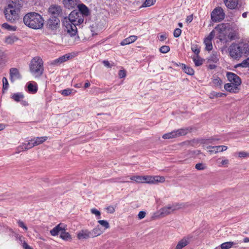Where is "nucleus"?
Here are the masks:
<instances>
[{"label":"nucleus","instance_id":"21","mask_svg":"<svg viewBox=\"0 0 249 249\" xmlns=\"http://www.w3.org/2000/svg\"><path fill=\"white\" fill-rule=\"evenodd\" d=\"M230 28L229 23H221L218 24L215 27V29L218 31L219 32L222 33L225 31L227 29Z\"/></svg>","mask_w":249,"mask_h":249},{"label":"nucleus","instance_id":"29","mask_svg":"<svg viewBox=\"0 0 249 249\" xmlns=\"http://www.w3.org/2000/svg\"><path fill=\"white\" fill-rule=\"evenodd\" d=\"M218 60L219 59L218 58L217 53L215 52H213L212 54L208 59V61L209 62L217 63Z\"/></svg>","mask_w":249,"mask_h":249},{"label":"nucleus","instance_id":"16","mask_svg":"<svg viewBox=\"0 0 249 249\" xmlns=\"http://www.w3.org/2000/svg\"><path fill=\"white\" fill-rule=\"evenodd\" d=\"M224 89L227 91L232 93H237L239 91L238 86L231 83L225 84Z\"/></svg>","mask_w":249,"mask_h":249},{"label":"nucleus","instance_id":"14","mask_svg":"<svg viewBox=\"0 0 249 249\" xmlns=\"http://www.w3.org/2000/svg\"><path fill=\"white\" fill-rule=\"evenodd\" d=\"M9 73L10 79L11 82H14L16 80L21 78L19 71L17 68H11L9 71Z\"/></svg>","mask_w":249,"mask_h":249},{"label":"nucleus","instance_id":"26","mask_svg":"<svg viewBox=\"0 0 249 249\" xmlns=\"http://www.w3.org/2000/svg\"><path fill=\"white\" fill-rule=\"evenodd\" d=\"M47 138H48L47 137L44 136V137H36V138L33 139L34 145L36 146L42 143L43 142H44L45 141H46L47 140Z\"/></svg>","mask_w":249,"mask_h":249},{"label":"nucleus","instance_id":"46","mask_svg":"<svg viewBox=\"0 0 249 249\" xmlns=\"http://www.w3.org/2000/svg\"><path fill=\"white\" fill-rule=\"evenodd\" d=\"M2 27L8 30H13L15 31L16 29V27L15 26H11L7 23H4L2 25Z\"/></svg>","mask_w":249,"mask_h":249},{"label":"nucleus","instance_id":"5","mask_svg":"<svg viewBox=\"0 0 249 249\" xmlns=\"http://www.w3.org/2000/svg\"><path fill=\"white\" fill-rule=\"evenodd\" d=\"M30 71L35 77H39L43 73V62L38 56L33 58L29 64Z\"/></svg>","mask_w":249,"mask_h":249},{"label":"nucleus","instance_id":"22","mask_svg":"<svg viewBox=\"0 0 249 249\" xmlns=\"http://www.w3.org/2000/svg\"><path fill=\"white\" fill-rule=\"evenodd\" d=\"M103 231L100 229L99 226H97L91 231H89V233L91 238H93L101 235Z\"/></svg>","mask_w":249,"mask_h":249},{"label":"nucleus","instance_id":"52","mask_svg":"<svg viewBox=\"0 0 249 249\" xmlns=\"http://www.w3.org/2000/svg\"><path fill=\"white\" fill-rule=\"evenodd\" d=\"M71 90L70 89H66L62 90V94L65 96H68L71 94Z\"/></svg>","mask_w":249,"mask_h":249},{"label":"nucleus","instance_id":"54","mask_svg":"<svg viewBox=\"0 0 249 249\" xmlns=\"http://www.w3.org/2000/svg\"><path fill=\"white\" fill-rule=\"evenodd\" d=\"M146 215V213L144 211H140L138 214V218L140 219L143 218Z\"/></svg>","mask_w":249,"mask_h":249},{"label":"nucleus","instance_id":"40","mask_svg":"<svg viewBox=\"0 0 249 249\" xmlns=\"http://www.w3.org/2000/svg\"><path fill=\"white\" fill-rule=\"evenodd\" d=\"M17 153H19L21 151L28 150V147H27V145H25V143H23L21 145L17 147Z\"/></svg>","mask_w":249,"mask_h":249},{"label":"nucleus","instance_id":"15","mask_svg":"<svg viewBox=\"0 0 249 249\" xmlns=\"http://www.w3.org/2000/svg\"><path fill=\"white\" fill-rule=\"evenodd\" d=\"M208 149L212 148V150H210L209 152L211 153H215L216 154L219 151L223 152L227 149V146L225 145H219V146H208L207 147Z\"/></svg>","mask_w":249,"mask_h":249},{"label":"nucleus","instance_id":"31","mask_svg":"<svg viewBox=\"0 0 249 249\" xmlns=\"http://www.w3.org/2000/svg\"><path fill=\"white\" fill-rule=\"evenodd\" d=\"M182 69L184 70V72L190 75H193L194 74V71L192 68L188 66H187L186 65L184 64H182Z\"/></svg>","mask_w":249,"mask_h":249},{"label":"nucleus","instance_id":"47","mask_svg":"<svg viewBox=\"0 0 249 249\" xmlns=\"http://www.w3.org/2000/svg\"><path fill=\"white\" fill-rule=\"evenodd\" d=\"M240 65L241 67L243 68L249 67V57L243 61L242 63H240Z\"/></svg>","mask_w":249,"mask_h":249},{"label":"nucleus","instance_id":"23","mask_svg":"<svg viewBox=\"0 0 249 249\" xmlns=\"http://www.w3.org/2000/svg\"><path fill=\"white\" fill-rule=\"evenodd\" d=\"M27 88L28 91L33 94L36 93L38 90L37 85L36 83H34V84L31 82L28 83Z\"/></svg>","mask_w":249,"mask_h":249},{"label":"nucleus","instance_id":"10","mask_svg":"<svg viewBox=\"0 0 249 249\" xmlns=\"http://www.w3.org/2000/svg\"><path fill=\"white\" fill-rule=\"evenodd\" d=\"M226 76L228 80L231 82V83H233L236 86H239L242 83L241 79L240 77L233 72H227Z\"/></svg>","mask_w":249,"mask_h":249},{"label":"nucleus","instance_id":"11","mask_svg":"<svg viewBox=\"0 0 249 249\" xmlns=\"http://www.w3.org/2000/svg\"><path fill=\"white\" fill-rule=\"evenodd\" d=\"M144 176H133L132 177H125V182L130 186L133 185L136 183H144Z\"/></svg>","mask_w":249,"mask_h":249},{"label":"nucleus","instance_id":"32","mask_svg":"<svg viewBox=\"0 0 249 249\" xmlns=\"http://www.w3.org/2000/svg\"><path fill=\"white\" fill-rule=\"evenodd\" d=\"M177 137V134L175 133V131H173L168 133L164 134L162 136V138L164 139H170Z\"/></svg>","mask_w":249,"mask_h":249},{"label":"nucleus","instance_id":"33","mask_svg":"<svg viewBox=\"0 0 249 249\" xmlns=\"http://www.w3.org/2000/svg\"><path fill=\"white\" fill-rule=\"evenodd\" d=\"M144 183H147L149 184H155V178H154V176H144Z\"/></svg>","mask_w":249,"mask_h":249},{"label":"nucleus","instance_id":"57","mask_svg":"<svg viewBox=\"0 0 249 249\" xmlns=\"http://www.w3.org/2000/svg\"><path fill=\"white\" fill-rule=\"evenodd\" d=\"M214 31H213L210 33L209 35L205 39H210V40H212V39L214 37Z\"/></svg>","mask_w":249,"mask_h":249},{"label":"nucleus","instance_id":"12","mask_svg":"<svg viewBox=\"0 0 249 249\" xmlns=\"http://www.w3.org/2000/svg\"><path fill=\"white\" fill-rule=\"evenodd\" d=\"M48 12L52 17L58 18V17L62 14V9L60 6L52 5L49 7Z\"/></svg>","mask_w":249,"mask_h":249},{"label":"nucleus","instance_id":"36","mask_svg":"<svg viewBox=\"0 0 249 249\" xmlns=\"http://www.w3.org/2000/svg\"><path fill=\"white\" fill-rule=\"evenodd\" d=\"M137 39V36H131L125 38V45L129 44L135 41Z\"/></svg>","mask_w":249,"mask_h":249},{"label":"nucleus","instance_id":"8","mask_svg":"<svg viewBox=\"0 0 249 249\" xmlns=\"http://www.w3.org/2000/svg\"><path fill=\"white\" fill-rule=\"evenodd\" d=\"M46 29L51 32H55L60 27V20L56 17H52L47 21Z\"/></svg>","mask_w":249,"mask_h":249},{"label":"nucleus","instance_id":"55","mask_svg":"<svg viewBox=\"0 0 249 249\" xmlns=\"http://www.w3.org/2000/svg\"><path fill=\"white\" fill-rule=\"evenodd\" d=\"M249 154L245 152H240L238 153V156L240 158H245Z\"/></svg>","mask_w":249,"mask_h":249},{"label":"nucleus","instance_id":"38","mask_svg":"<svg viewBox=\"0 0 249 249\" xmlns=\"http://www.w3.org/2000/svg\"><path fill=\"white\" fill-rule=\"evenodd\" d=\"M24 97V95L21 93H17L13 95L12 98L16 101L18 102Z\"/></svg>","mask_w":249,"mask_h":249},{"label":"nucleus","instance_id":"24","mask_svg":"<svg viewBox=\"0 0 249 249\" xmlns=\"http://www.w3.org/2000/svg\"><path fill=\"white\" fill-rule=\"evenodd\" d=\"M67 230V226L65 225L64 226V230H63L60 234V237L66 241L70 240L71 239V235L67 232L66 231Z\"/></svg>","mask_w":249,"mask_h":249},{"label":"nucleus","instance_id":"41","mask_svg":"<svg viewBox=\"0 0 249 249\" xmlns=\"http://www.w3.org/2000/svg\"><path fill=\"white\" fill-rule=\"evenodd\" d=\"M195 168L198 170H203L206 169L207 166L203 163H198L196 164Z\"/></svg>","mask_w":249,"mask_h":249},{"label":"nucleus","instance_id":"50","mask_svg":"<svg viewBox=\"0 0 249 249\" xmlns=\"http://www.w3.org/2000/svg\"><path fill=\"white\" fill-rule=\"evenodd\" d=\"M90 211L92 214H95L96 216H100L101 215L100 212L95 208L91 209Z\"/></svg>","mask_w":249,"mask_h":249},{"label":"nucleus","instance_id":"37","mask_svg":"<svg viewBox=\"0 0 249 249\" xmlns=\"http://www.w3.org/2000/svg\"><path fill=\"white\" fill-rule=\"evenodd\" d=\"M213 83L215 87L218 88H221L222 84V80L218 77H217L216 78L213 79Z\"/></svg>","mask_w":249,"mask_h":249},{"label":"nucleus","instance_id":"60","mask_svg":"<svg viewBox=\"0 0 249 249\" xmlns=\"http://www.w3.org/2000/svg\"><path fill=\"white\" fill-rule=\"evenodd\" d=\"M193 15H189L187 17V18H186V21L187 22L190 23L193 20Z\"/></svg>","mask_w":249,"mask_h":249},{"label":"nucleus","instance_id":"9","mask_svg":"<svg viewBox=\"0 0 249 249\" xmlns=\"http://www.w3.org/2000/svg\"><path fill=\"white\" fill-rule=\"evenodd\" d=\"M193 238L192 234H188L181 239L177 245L175 249H182L188 245Z\"/></svg>","mask_w":249,"mask_h":249},{"label":"nucleus","instance_id":"59","mask_svg":"<svg viewBox=\"0 0 249 249\" xmlns=\"http://www.w3.org/2000/svg\"><path fill=\"white\" fill-rule=\"evenodd\" d=\"M108 213H112L114 212V208L112 206H109L107 208Z\"/></svg>","mask_w":249,"mask_h":249},{"label":"nucleus","instance_id":"53","mask_svg":"<svg viewBox=\"0 0 249 249\" xmlns=\"http://www.w3.org/2000/svg\"><path fill=\"white\" fill-rule=\"evenodd\" d=\"M25 145H27V147H28V149L36 146L35 145H34L33 139H32L30 142H28L27 143H25Z\"/></svg>","mask_w":249,"mask_h":249},{"label":"nucleus","instance_id":"49","mask_svg":"<svg viewBox=\"0 0 249 249\" xmlns=\"http://www.w3.org/2000/svg\"><path fill=\"white\" fill-rule=\"evenodd\" d=\"M192 50L196 55L197 57H198L200 53V50L197 48V46H193L192 47Z\"/></svg>","mask_w":249,"mask_h":249},{"label":"nucleus","instance_id":"18","mask_svg":"<svg viewBox=\"0 0 249 249\" xmlns=\"http://www.w3.org/2000/svg\"><path fill=\"white\" fill-rule=\"evenodd\" d=\"M226 6L230 9L238 8V0H224Z\"/></svg>","mask_w":249,"mask_h":249},{"label":"nucleus","instance_id":"61","mask_svg":"<svg viewBox=\"0 0 249 249\" xmlns=\"http://www.w3.org/2000/svg\"><path fill=\"white\" fill-rule=\"evenodd\" d=\"M22 246L24 249H33V248L32 247H31L30 246H29L28 245V244L25 242H24L23 243Z\"/></svg>","mask_w":249,"mask_h":249},{"label":"nucleus","instance_id":"42","mask_svg":"<svg viewBox=\"0 0 249 249\" xmlns=\"http://www.w3.org/2000/svg\"><path fill=\"white\" fill-rule=\"evenodd\" d=\"M98 222L103 227L105 228V229H107L109 228V225L107 221L104 220H100L98 221Z\"/></svg>","mask_w":249,"mask_h":249},{"label":"nucleus","instance_id":"20","mask_svg":"<svg viewBox=\"0 0 249 249\" xmlns=\"http://www.w3.org/2000/svg\"><path fill=\"white\" fill-rule=\"evenodd\" d=\"M77 238L79 240L86 239L91 238L89 231L88 230H83L80 231L77 235Z\"/></svg>","mask_w":249,"mask_h":249},{"label":"nucleus","instance_id":"1","mask_svg":"<svg viewBox=\"0 0 249 249\" xmlns=\"http://www.w3.org/2000/svg\"><path fill=\"white\" fill-rule=\"evenodd\" d=\"M68 20L69 21L64 22L65 31L71 37L76 36L77 33L76 26L80 25L84 21L82 14L77 10H73L69 15Z\"/></svg>","mask_w":249,"mask_h":249},{"label":"nucleus","instance_id":"62","mask_svg":"<svg viewBox=\"0 0 249 249\" xmlns=\"http://www.w3.org/2000/svg\"><path fill=\"white\" fill-rule=\"evenodd\" d=\"M103 63L105 66H106L107 68H111V66L108 61L104 60V61H103Z\"/></svg>","mask_w":249,"mask_h":249},{"label":"nucleus","instance_id":"4","mask_svg":"<svg viewBox=\"0 0 249 249\" xmlns=\"http://www.w3.org/2000/svg\"><path fill=\"white\" fill-rule=\"evenodd\" d=\"M249 53V44L241 42L239 43H232L229 47L230 56L234 59H238L244 54Z\"/></svg>","mask_w":249,"mask_h":249},{"label":"nucleus","instance_id":"56","mask_svg":"<svg viewBox=\"0 0 249 249\" xmlns=\"http://www.w3.org/2000/svg\"><path fill=\"white\" fill-rule=\"evenodd\" d=\"M219 140V139H207V140H205V141L203 142V143H212L213 141H218Z\"/></svg>","mask_w":249,"mask_h":249},{"label":"nucleus","instance_id":"2","mask_svg":"<svg viewBox=\"0 0 249 249\" xmlns=\"http://www.w3.org/2000/svg\"><path fill=\"white\" fill-rule=\"evenodd\" d=\"M22 4L18 0L12 1L5 8L4 15L6 19L12 23L15 22L19 19V12Z\"/></svg>","mask_w":249,"mask_h":249},{"label":"nucleus","instance_id":"17","mask_svg":"<svg viewBox=\"0 0 249 249\" xmlns=\"http://www.w3.org/2000/svg\"><path fill=\"white\" fill-rule=\"evenodd\" d=\"M65 225L63 223H60L50 231V233L53 236H56L58 235L59 232H61L63 230H64V226Z\"/></svg>","mask_w":249,"mask_h":249},{"label":"nucleus","instance_id":"13","mask_svg":"<svg viewBox=\"0 0 249 249\" xmlns=\"http://www.w3.org/2000/svg\"><path fill=\"white\" fill-rule=\"evenodd\" d=\"M70 55L69 54H66L58 58H57L50 62L49 64L51 66H59L61 64L68 60L70 59Z\"/></svg>","mask_w":249,"mask_h":249},{"label":"nucleus","instance_id":"7","mask_svg":"<svg viewBox=\"0 0 249 249\" xmlns=\"http://www.w3.org/2000/svg\"><path fill=\"white\" fill-rule=\"evenodd\" d=\"M225 14L221 7L214 8L211 13V19L214 22H220L225 18Z\"/></svg>","mask_w":249,"mask_h":249},{"label":"nucleus","instance_id":"6","mask_svg":"<svg viewBox=\"0 0 249 249\" xmlns=\"http://www.w3.org/2000/svg\"><path fill=\"white\" fill-rule=\"evenodd\" d=\"M183 207H184V205L183 203H175L172 205H168L160 209V215L161 217H164Z\"/></svg>","mask_w":249,"mask_h":249},{"label":"nucleus","instance_id":"58","mask_svg":"<svg viewBox=\"0 0 249 249\" xmlns=\"http://www.w3.org/2000/svg\"><path fill=\"white\" fill-rule=\"evenodd\" d=\"M213 96L216 97H222L223 96H226V94L225 93H221V92H218V93H215V92H213Z\"/></svg>","mask_w":249,"mask_h":249},{"label":"nucleus","instance_id":"39","mask_svg":"<svg viewBox=\"0 0 249 249\" xmlns=\"http://www.w3.org/2000/svg\"><path fill=\"white\" fill-rule=\"evenodd\" d=\"M193 60L196 66H199L203 64V60L201 59L199 56L198 57H197V56H196V57H194Z\"/></svg>","mask_w":249,"mask_h":249},{"label":"nucleus","instance_id":"30","mask_svg":"<svg viewBox=\"0 0 249 249\" xmlns=\"http://www.w3.org/2000/svg\"><path fill=\"white\" fill-rule=\"evenodd\" d=\"M175 133L177 134V137L184 136L186 135L189 131L188 128L179 129L175 131Z\"/></svg>","mask_w":249,"mask_h":249},{"label":"nucleus","instance_id":"28","mask_svg":"<svg viewBox=\"0 0 249 249\" xmlns=\"http://www.w3.org/2000/svg\"><path fill=\"white\" fill-rule=\"evenodd\" d=\"M18 38L15 36H10L5 38V42L8 44H12L17 41Z\"/></svg>","mask_w":249,"mask_h":249},{"label":"nucleus","instance_id":"48","mask_svg":"<svg viewBox=\"0 0 249 249\" xmlns=\"http://www.w3.org/2000/svg\"><path fill=\"white\" fill-rule=\"evenodd\" d=\"M181 33V30L179 28H176L174 32V36L175 37H179Z\"/></svg>","mask_w":249,"mask_h":249},{"label":"nucleus","instance_id":"27","mask_svg":"<svg viewBox=\"0 0 249 249\" xmlns=\"http://www.w3.org/2000/svg\"><path fill=\"white\" fill-rule=\"evenodd\" d=\"M237 244L234 242H227L222 243L220 245V247L221 249H229L231 248L233 246L236 245Z\"/></svg>","mask_w":249,"mask_h":249},{"label":"nucleus","instance_id":"19","mask_svg":"<svg viewBox=\"0 0 249 249\" xmlns=\"http://www.w3.org/2000/svg\"><path fill=\"white\" fill-rule=\"evenodd\" d=\"M78 10L82 14V18L84 19V16H88L89 14V8L84 4H80L78 5Z\"/></svg>","mask_w":249,"mask_h":249},{"label":"nucleus","instance_id":"34","mask_svg":"<svg viewBox=\"0 0 249 249\" xmlns=\"http://www.w3.org/2000/svg\"><path fill=\"white\" fill-rule=\"evenodd\" d=\"M204 43L206 45L205 49L206 50L210 51L213 49L212 40H210V39H205Z\"/></svg>","mask_w":249,"mask_h":249},{"label":"nucleus","instance_id":"51","mask_svg":"<svg viewBox=\"0 0 249 249\" xmlns=\"http://www.w3.org/2000/svg\"><path fill=\"white\" fill-rule=\"evenodd\" d=\"M18 223L19 227L22 228L26 231H27V230H28L27 227H26V226L24 224V223L22 221L19 220L18 222Z\"/></svg>","mask_w":249,"mask_h":249},{"label":"nucleus","instance_id":"44","mask_svg":"<svg viewBox=\"0 0 249 249\" xmlns=\"http://www.w3.org/2000/svg\"><path fill=\"white\" fill-rule=\"evenodd\" d=\"M3 83V91L7 90L9 87V84L8 80L6 77H3L2 78Z\"/></svg>","mask_w":249,"mask_h":249},{"label":"nucleus","instance_id":"64","mask_svg":"<svg viewBox=\"0 0 249 249\" xmlns=\"http://www.w3.org/2000/svg\"><path fill=\"white\" fill-rule=\"evenodd\" d=\"M166 38V36L164 35H161L160 36V41H163Z\"/></svg>","mask_w":249,"mask_h":249},{"label":"nucleus","instance_id":"35","mask_svg":"<svg viewBox=\"0 0 249 249\" xmlns=\"http://www.w3.org/2000/svg\"><path fill=\"white\" fill-rule=\"evenodd\" d=\"M156 1V0H145L141 6V8L150 7L154 5Z\"/></svg>","mask_w":249,"mask_h":249},{"label":"nucleus","instance_id":"43","mask_svg":"<svg viewBox=\"0 0 249 249\" xmlns=\"http://www.w3.org/2000/svg\"><path fill=\"white\" fill-rule=\"evenodd\" d=\"M154 178L155 180V184L159 182H163L165 180L164 177L162 176H154Z\"/></svg>","mask_w":249,"mask_h":249},{"label":"nucleus","instance_id":"45","mask_svg":"<svg viewBox=\"0 0 249 249\" xmlns=\"http://www.w3.org/2000/svg\"><path fill=\"white\" fill-rule=\"evenodd\" d=\"M170 51V47L168 46H162L160 49V51L163 53H168Z\"/></svg>","mask_w":249,"mask_h":249},{"label":"nucleus","instance_id":"3","mask_svg":"<svg viewBox=\"0 0 249 249\" xmlns=\"http://www.w3.org/2000/svg\"><path fill=\"white\" fill-rule=\"evenodd\" d=\"M23 22L28 27L34 29H41L44 24L42 17L35 12L28 13L23 18Z\"/></svg>","mask_w":249,"mask_h":249},{"label":"nucleus","instance_id":"63","mask_svg":"<svg viewBox=\"0 0 249 249\" xmlns=\"http://www.w3.org/2000/svg\"><path fill=\"white\" fill-rule=\"evenodd\" d=\"M235 35L233 33L230 34L228 36L230 39L232 40L235 39Z\"/></svg>","mask_w":249,"mask_h":249},{"label":"nucleus","instance_id":"25","mask_svg":"<svg viewBox=\"0 0 249 249\" xmlns=\"http://www.w3.org/2000/svg\"><path fill=\"white\" fill-rule=\"evenodd\" d=\"M63 3L65 6L68 9L74 8L76 5L74 0H63Z\"/></svg>","mask_w":249,"mask_h":249}]
</instances>
